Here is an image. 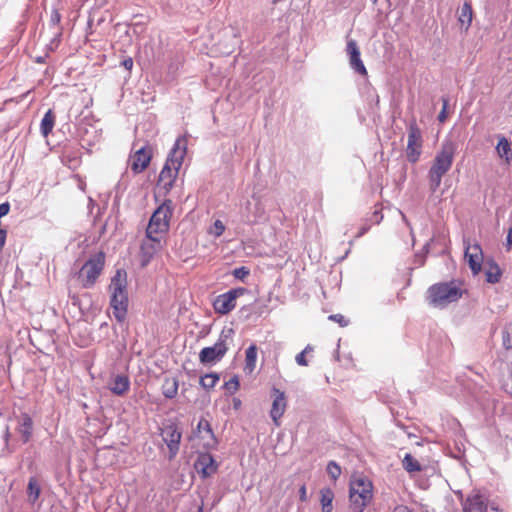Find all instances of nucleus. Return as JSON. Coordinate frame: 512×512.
<instances>
[{"label":"nucleus","instance_id":"33","mask_svg":"<svg viewBox=\"0 0 512 512\" xmlns=\"http://www.w3.org/2000/svg\"><path fill=\"white\" fill-rule=\"evenodd\" d=\"M41 493L40 485L36 479V477H30L27 485V494L29 501L31 503H35L39 498Z\"/></svg>","mask_w":512,"mask_h":512},{"label":"nucleus","instance_id":"16","mask_svg":"<svg viewBox=\"0 0 512 512\" xmlns=\"http://www.w3.org/2000/svg\"><path fill=\"white\" fill-rule=\"evenodd\" d=\"M146 238L147 240L140 246L141 267H146L161 248V240L158 236L151 235Z\"/></svg>","mask_w":512,"mask_h":512},{"label":"nucleus","instance_id":"12","mask_svg":"<svg viewBox=\"0 0 512 512\" xmlns=\"http://www.w3.org/2000/svg\"><path fill=\"white\" fill-rule=\"evenodd\" d=\"M153 156V149L150 145H145L135 151L130 157L131 170L134 174L143 172L150 164Z\"/></svg>","mask_w":512,"mask_h":512},{"label":"nucleus","instance_id":"20","mask_svg":"<svg viewBox=\"0 0 512 512\" xmlns=\"http://www.w3.org/2000/svg\"><path fill=\"white\" fill-rule=\"evenodd\" d=\"M129 306L128 294L110 296V307L113 309L115 319L122 323L125 321Z\"/></svg>","mask_w":512,"mask_h":512},{"label":"nucleus","instance_id":"17","mask_svg":"<svg viewBox=\"0 0 512 512\" xmlns=\"http://www.w3.org/2000/svg\"><path fill=\"white\" fill-rule=\"evenodd\" d=\"M465 258L473 275H477L481 271L483 264V251L480 244H467L465 246Z\"/></svg>","mask_w":512,"mask_h":512},{"label":"nucleus","instance_id":"52","mask_svg":"<svg viewBox=\"0 0 512 512\" xmlns=\"http://www.w3.org/2000/svg\"><path fill=\"white\" fill-rule=\"evenodd\" d=\"M108 327V323L107 322H104L100 325V329H103V328H107Z\"/></svg>","mask_w":512,"mask_h":512},{"label":"nucleus","instance_id":"14","mask_svg":"<svg viewBox=\"0 0 512 512\" xmlns=\"http://www.w3.org/2000/svg\"><path fill=\"white\" fill-rule=\"evenodd\" d=\"M346 53L349 56V64L351 68L361 76H367V69L361 60V52L356 40L349 39L346 45Z\"/></svg>","mask_w":512,"mask_h":512},{"label":"nucleus","instance_id":"1","mask_svg":"<svg viewBox=\"0 0 512 512\" xmlns=\"http://www.w3.org/2000/svg\"><path fill=\"white\" fill-rule=\"evenodd\" d=\"M456 153V144L445 140L436 153L433 164L428 171L429 187L435 193L441 185L442 177L451 169Z\"/></svg>","mask_w":512,"mask_h":512},{"label":"nucleus","instance_id":"3","mask_svg":"<svg viewBox=\"0 0 512 512\" xmlns=\"http://www.w3.org/2000/svg\"><path fill=\"white\" fill-rule=\"evenodd\" d=\"M463 291L454 281L440 282L431 285L426 293L428 304L434 308L443 309L462 297Z\"/></svg>","mask_w":512,"mask_h":512},{"label":"nucleus","instance_id":"11","mask_svg":"<svg viewBox=\"0 0 512 512\" xmlns=\"http://www.w3.org/2000/svg\"><path fill=\"white\" fill-rule=\"evenodd\" d=\"M239 43L240 33L238 28L230 25L219 32L217 45L222 53L231 54Z\"/></svg>","mask_w":512,"mask_h":512},{"label":"nucleus","instance_id":"40","mask_svg":"<svg viewBox=\"0 0 512 512\" xmlns=\"http://www.w3.org/2000/svg\"><path fill=\"white\" fill-rule=\"evenodd\" d=\"M328 319L337 322L340 327H346L349 324V320L342 314H331Z\"/></svg>","mask_w":512,"mask_h":512},{"label":"nucleus","instance_id":"25","mask_svg":"<svg viewBox=\"0 0 512 512\" xmlns=\"http://www.w3.org/2000/svg\"><path fill=\"white\" fill-rule=\"evenodd\" d=\"M496 151L500 158L505 159L507 164H510L512 160V149H511V143L508 141V139L504 136L499 137Z\"/></svg>","mask_w":512,"mask_h":512},{"label":"nucleus","instance_id":"39","mask_svg":"<svg viewBox=\"0 0 512 512\" xmlns=\"http://www.w3.org/2000/svg\"><path fill=\"white\" fill-rule=\"evenodd\" d=\"M232 274L236 279L244 281L245 278L250 275V269L246 266H241V267L235 268L233 270Z\"/></svg>","mask_w":512,"mask_h":512},{"label":"nucleus","instance_id":"31","mask_svg":"<svg viewBox=\"0 0 512 512\" xmlns=\"http://www.w3.org/2000/svg\"><path fill=\"white\" fill-rule=\"evenodd\" d=\"M10 438H11V433H10L9 427L6 426L4 433H3L4 446L1 450L2 456L10 455L18 449L17 442L10 441Z\"/></svg>","mask_w":512,"mask_h":512},{"label":"nucleus","instance_id":"48","mask_svg":"<svg viewBox=\"0 0 512 512\" xmlns=\"http://www.w3.org/2000/svg\"><path fill=\"white\" fill-rule=\"evenodd\" d=\"M393 512H413V511L407 506L400 505V506H397Z\"/></svg>","mask_w":512,"mask_h":512},{"label":"nucleus","instance_id":"28","mask_svg":"<svg viewBox=\"0 0 512 512\" xmlns=\"http://www.w3.org/2000/svg\"><path fill=\"white\" fill-rule=\"evenodd\" d=\"M55 118V113L51 109H49L42 118L40 131L44 137H47L52 132L55 124Z\"/></svg>","mask_w":512,"mask_h":512},{"label":"nucleus","instance_id":"42","mask_svg":"<svg viewBox=\"0 0 512 512\" xmlns=\"http://www.w3.org/2000/svg\"><path fill=\"white\" fill-rule=\"evenodd\" d=\"M307 349H311V346L308 345L306 346V348L301 351L299 354H297L295 360H296V363L300 366H308V361L306 360V353H307Z\"/></svg>","mask_w":512,"mask_h":512},{"label":"nucleus","instance_id":"36","mask_svg":"<svg viewBox=\"0 0 512 512\" xmlns=\"http://www.w3.org/2000/svg\"><path fill=\"white\" fill-rule=\"evenodd\" d=\"M326 471L332 480L336 481L341 475V467L335 461H330L327 464Z\"/></svg>","mask_w":512,"mask_h":512},{"label":"nucleus","instance_id":"44","mask_svg":"<svg viewBox=\"0 0 512 512\" xmlns=\"http://www.w3.org/2000/svg\"><path fill=\"white\" fill-rule=\"evenodd\" d=\"M120 65L126 70L131 71L133 68V59L131 57H127L121 61Z\"/></svg>","mask_w":512,"mask_h":512},{"label":"nucleus","instance_id":"29","mask_svg":"<svg viewBox=\"0 0 512 512\" xmlns=\"http://www.w3.org/2000/svg\"><path fill=\"white\" fill-rule=\"evenodd\" d=\"M320 502L322 505V512H332L333 509V499H334V492L329 487H324L320 490Z\"/></svg>","mask_w":512,"mask_h":512},{"label":"nucleus","instance_id":"50","mask_svg":"<svg viewBox=\"0 0 512 512\" xmlns=\"http://www.w3.org/2000/svg\"><path fill=\"white\" fill-rule=\"evenodd\" d=\"M240 406H241V400H240V399H238V398H234V399H233V407H234L235 409H238V408H240Z\"/></svg>","mask_w":512,"mask_h":512},{"label":"nucleus","instance_id":"5","mask_svg":"<svg viewBox=\"0 0 512 512\" xmlns=\"http://www.w3.org/2000/svg\"><path fill=\"white\" fill-rule=\"evenodd\" d=\"M372 497L373 485L368 479L360 477L350 483L349 501L353 512H363Z\"/></svg>","mask_w":512,"mask_h":512},{"label":"nucleus","instance_id":"4","mask_svg":"<svg viewBox=\"0 0 512 512\" xmlns=\"http://www.w3.org/2000/svg\"><path fill=\"white\" fill-rule=\"evenodd\" d=\"M105 259V253L103 251H98L97 253L90 255L88 260L83 264L76 274L83 288L90 289L96 284L104 269Z\"/></svg>","mask_w":512,"mask_h":512},{"label":"nucleus","instance_id":"49","mask_svg":"<svg viewBox=\"0 0 512 512\" xmlns=\"http://www.w3.org/2000/svg\"><path fill=\"white\" fill-rule=\"evenodd\" d=\"M369 227L368 226H363L361 227V229L359 230V232L357 233L356 237H361L363 236L367 231H368Z\"/></svg>","mask_w":512,"mask_h":512},{"label":"nucleus","instance_id":"6","mask_svg":"<svg viewBox=\"0 0 512 512\" xmlns=\"http://www.w3.org/2000/svg\"><path fill=\"white\" fill-rule=\"evenodd\" d=\"M173 213V202L170 199L164 202L153 212L146 228V237L158 236L167 233L170 227V219Z\"/></svg>","mask_w":512,"mask_h":512},{"label":"nucleus","instance_id":"18","mask_svg":"<svg viewBox=\"0 0 512 512\" xmlns=\"http://www.w3.org/2000/svg\"><path fill=\"white\" fill-rule=\"evenodd\" d=\"M194 466L202 478L210 477L216 473L218 469V463L208 452L200 453L197 457V460L195 461Z\"/></svg>","mask_w":512,"mask_h":512},{"label":"nucleus","instance_id":"19","mask_svg":"<svg viewBox=\"0 0 512 512\" xmlns=\"http://www.w3.org/2000/svg\"><path fill=\"white\" fill-rule=\"evenodd\" d=\"M462 512H487L485 497L479 490H473L465 500L461 501Z\"/></svg>","mask_w":512,"mask_h":512},{"label":"nucleus","instance_id":"38","mask_svg":"<svg viewBox=\"0 0 512 512\" xmlns=\"http://www.w3.org/2000/svg\"><path fill=\"white\" fill-rule=\"evenodd\" d=\"M60 23H61V14L57 8H53L51 10L49 24H50V26L58 27V31L60 32L62 30V28L60 27Z\"/></svg>","mask_w":512,"mask_h":512},{"label":"nucleus","instance_id":"55","mask_svg":"<svg viewBox=\"0 0 512 512\" xmlns=\"http://www.w3.org/2000/svg\"><path fill=\"white\" fill-rule=\"evenodd\" d=\"M187 374H188V376H189V377H192V376H193V375H192V372H187Z\"/></svg>","mask_w":512,"mask_h":512},{"label":"nucleus","instance_id":"21","mask_svg":"<svg viewBox=\"0 0 512 512\" xmlns=\"http://www.w3.org/2000/svg\"><path fill=\"white\" fill-rule=\"evenodd\" d=\"M128 281H127V272L123 268H119L116 270L114 276L111 278L110 285L108 290L110 292V296L128 294L127 290Z\"/></svg>","mask_w":512,"mask_h":512},{"label":"nucleus","instance_id":"46","mask_svg":"<svg viewBox=\"0 0 512 512\" xmlns=\"http://www.w3.org/2000/svg\"><path fill=\"white\" fill-rule=\"evenodd\" d=\"M299 498L302 502H306L307 501V493H306V485L305 483H303L300 487H299Z\"/></svg>","mask_w":512,"mask_h":512},{"label":"nucleus","instance_id":"26","mask_svg":"<svg viewBox=\"0 0 512 512\" xmlns=\"http://www.w3.org/2000/svg\"><path fill=\"white\" fill-rule=\"evenodd\" d=\"M473 17V10L472 5L470 2L465 1L464 4L461 7L460 15H459V22L461 24V27L464 28L465 31L469 29L471 26Z\"/></svg>","mask_w":512,"mask_h":512},{"label":"nucleus","instance_id":"34","mask_svg":"<svg viewBox=\"0 0 512 512\" xmlns=\"http://www.w3.org/2000/svg\"><path fill=\"white\" fill-rule=\"evenodd\" d=\"M402 466L409 473L422 471L421 464L409 453L404 456Z\"/></svg>","mask_w":512,"mask_h":512},{"label":"nucleus","instance_id":"10","mask_svg":"<svg viewBox=\"0 0 512 512\" xmlns=\"http://www.w3.org/2000/svg\"><path fill=\"white\" fill-rule=\"evenodd\" d=\"M248 290L244 287H237L218 295L213 301V308L216 313L226 315L236 307V300Z\"/></svg>","mask_w":512,"mask_h":512},{"label":"nucleus","instance_id":"13","mask_svg":"<svg viewBox=\"0 0 512 512\" xmlns=\"http://www.w3.org/2000/svg\"><path fill=\"white\" fill-rule=\"evenodd\" d=\"M14 419L17 423L15 431L20 435V441L22 444L28 443L33 436L34 430L32 417L26 412H21L18 415H14Z\"/></svg>","mask_w":512,"mask_h":512},{"label":"nucleus","instance_id":"45","mask_svg":"<svg viewBox=\"0 0 512 512\" xmlns=\"http://www.w3.org/2000/svg\"><path fill=\"white\" fill-rule=\"evenodd\" d=\"M10 211V204L9 202H4L0 204V219L4 216H6Z\"/></svg>","mask_w":512,"mask_h":512},{"label":"nucleus","instance_id":"7","mask_svg":"<svg viewBox=\"0 0 512 512\" xmlns=\"http://www.w3.org/2000/svg\"><path fill=\"white\" fill-rule=\"evenodd\" d=\"M234 334L232 328H224L218 341L213 346L204 347L199 353V361L203 365H208L220 361L228 351L227 340Z\"/></svg>","mask_w":512,"mask_h":512},{"label":"nucleus","instance_id":"23","mask_svg":"<svg viewBox=\"0 0 512 512\" xmlns=\"http://www.w3.org/2000/svg\"><path fill=\"white\" fill-rule=\"evenodd\" d=\"M108 388L113 394L123 396L130 389V379L125 374H118L112 378Z\"/></svg>","mask_w":512,"mask_h":512},{"label":"nucleus","instance_id":"54","mask_svg":"<svg viewBox=\"0 0 512 512\" xmlns=\"http://www.w3.org/2000/svg\"><path fill=\"white\" fill-rule=\"evenodd\" d=\"M43 61H44V60H43V58H42V57H39V58L37 59V62L42 63Z\"/></svg>","mask_w":512,"mask_h":512},{"label":"nucleus","instance_id":"9","mask_svg":"<svg viewBox=\"0 0 512 512\" xmlns=\"http://www.w3.org/2000/svg\"><path fill=\"white\" fill-rule=\"evenodd\" d=\"M422 132L417 125L416 119H412L408 125V143L406 157L410 163H416L422 153Z\"/></svg>","mask_w":512,"mask_h":512},{"label":"nucleus","instance_id":"2","mask_svg":"<svg viewBox=\"0 0 512 512\" xmlns=\"http://www.w3.org/2000/svg\"><path fill=\"white\" fill-rule=\"evenodd\" d=\"M186 154V141L178 138L168 154L167 160L159 174L158 185H162L165 193H168L177 178L179 169Z\"/></svg>","mask_w":512,"mask_h":512},{"label":"nucleus","instance_id":"8","mask_svg":"<svg viewBox=\"0 0 512 512\" xmlns=\"http://www.w3.org/2000/svg\"><path fill=\"white\" fill-rule=\"evenodd\" d=\"M162 440L169 450L168 459L173 460L179 452L182 438V430L173 420H167L160 429Z\"/></svg>","mask_w":512,"mask_h":512},{"label":"nucleus","instance_id":"47","mask_svg":"<svg viewBox=\"0 0 512 512\" xmlns=\"http://www.w3.org/2000/svg\"><path fill=\"white\" fill-rule=\"evenodd\" d=\"M506 246L508 250L512 248V225L508 229V233L506 236Z\"/></svg>","mask_w":512,"mask_h":512},{"label":"nucleus","instance_id":"53","mask_svg":"<svg viewBox=\"0 0 512 512\" xmlns=\"http://www.w3.org/2000/svg\"><path fill=\"white\" fill-rule=\"evenodd\" d=\"M402 217H403V220L406 222V224L409 226L410 224H409V222H408V220H407L406 216H405L404 214H402Z\"/></svg>","mask_w":512,"mask_h":512},{"label":"nucleus","instance_id":"32","mask_svg":"<svg viewBox=\"0 0 512 512\" xmlns=\"http://www.w3.org/2000/svg\"><path fill=\"white\" fill-rule=\"evenodd\" d=\"M246 358H245V371L249 373L253 372L256 366V358H257V346L255 344H251L246 349Z\"/></svg>","mask_w":512,"mask_h":512},{"label":"nucleus","instance_id":"30","mask_svg":"<svg viewBox=\"0 0 512 512\" xmlns=\"http://www.w3.org/2000/svg\"><path fill=\"white\" fill-rule=\"evenodd\" d=\"M220 380V374L216 372L206 373L199 379V385L206 391L213 389Z\"/></svg>","mask_w":512,"mask_h":512},{"label":"nucleus","instance_id":"27","mask_svg":"<svg viewBox=\"0 0 512 512\" xmlns=\"http://www.w3.org/2000/svg\"><path fill=\"white\" fill-rule=\"evenodd\" d=\"M179 382L177 378H165L162 384V394L167 399H173L178 393Z\"/></svg>","mask_w":512,"mask_h":512},{"label":"nucleus","instance_id":"51","mask_svg":"<svg viewBox=\"0 0 512 512\" xmlns=\"http://www.w3.org/2000/svg\"><path fill=\"white\" fill-rule=\"evenodd\" d=\"M431 241H432V239H431L429 242H427V243L423 246V248H422V251H423L425 254H428V253H429V248H430V242H431Z\"/></svg>","mask_w":512,"mask_h":512},{"label":"nucleus","instance_id":"22","mask_svg":"<svg viewBox=\"0 0 512 512\" xmlns=\"http://www.w3.org/2000/svg\"><path fill=\"white\" fill-rule=\"evenodd\" d=\"M194 433L201 439H207L204 443V447L206 449H213L216 447L217 439L208 420L201 418Z\"/></svg>","mask_w":512,"mask_h":512},{"label":"nucleus","instance_id":"43","mask_svg":"<svg viewBox=\"0 0 512 512\" xmlns=\"http://www.w3.org/2000/svg\"><path fill=\"white\" fill-rule=\"evenodd\" d=\"M224 230H225V226H224L223 222L221 220H216L213 224L212 233L216 237H219L223 234Z\"/></svg>","mask_w":512,"mask_h":512},{"label":"nucleus","instance_id":"15","mask_svg":"<svg viewBox=\"0 0 512 512\" xmlns=\"http://www.w3.org/2000/svg\"><path fill=\"white\" fill-rule=\"evenodd\" d=\"M271 397L273 398L272 407L270 410V417L276 426L280 425L279 419L283 416L286 407L287 400L285 393L276 387L271 390Z\"/></svg>","mask_w":512,"mask_h":512},{"label":"nucleus","instance_id":"37","mask_svg":"<svg viewBox=\"0 0 512 512\" xmlns=\"http://www.w3.org/2000/svg\"><path fill=\"white\" fill-rule=\"evenodd\" d=\"M240 382L237 375H234L229 381L225 382L223 388L233 395L239 390Z\"/></svg>","mask_w":512,"mask_h":512},{"label":"nucleus","instance_id":"41","mask_svg":"<svg viewBox=\"0 0 512 512\" xmlns=\"http://www.w3.org/2000/svg\"><path fill=\"white\" fill-rule=\"evenodd\" d=\"M442 103H443V107H442V110L440 111V113L438 115L439 122H444L447 119V108H448V105H449V98L446 97V96H443L442 97Z\"/></svg>","mask_w":512,"mask_h":512},{"label":"nucleus","instance_id":"35","mask_svg":"<svg viewBox=\"0 0 512 512\" xmlns=\"http://www.w3.org/2000/svg\"><path fill=\"white\" fill-rule=\"evenodd\" d=\"M502 338L505 349H512V323L505 325L502 331Z\"/></svg>","mask_w":512,"mask_h":512},{"label":"nucleus","instance_id":"24","mask_svg":"<svg viewBox=\"0 0 512 512\" xmlns=\"http://www.w3.org/2000/svg\"><path fill=\"white\" fill-rule=\"evenodd\" d=\"M485 279L487 283L496 284L500 282L502 270L499 265L493 260H487L484 263Z\"/></svg>","mask_w":512,"mask_h":512}]
</instances>
